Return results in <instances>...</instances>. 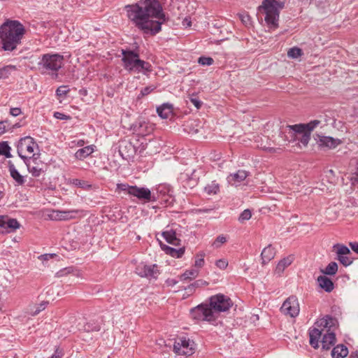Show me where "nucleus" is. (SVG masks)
Returning a JSON list of instances; mask_svg holds the SVG:
<instances>
[{
  "label": "nucleus",
  "instance_id": "29",
  "mask_svg": "<svg viewBox=\"0 0 358 358\" xmlns=\"http://www.w3.org/2000/svg\"><path fill=\"white\" fill-rule=\"evenodd\" d=\"M18 68L15 65H6L0 69V79H6L9 77L12 72L16 71Z\"/></svg>",
  "mask_w": 358,
  "mask_h": 358
},
{
  "label": "nucleus",
  "instance_id": "15",
  "mask_svg": "<svg viewBox=\"0 0 358 358\" xmlns=\"http://www.w3.org/2000/svg\"><path fill=\"white\" fill-rule=\"evenodd\" d=\"M36 155H33L31 157V159H27L24 161L25 164L27 165V169L29 172L34 177H38L43 173L42 165H39L36 163V160L38 157H35Z\"/></svg>",
  "mask_w": 358,
  "mask_h": 358
},
{
  "label": "nucleus",
  "instance_id": "39",
  "mask_svg": "<svg viewBox=\"0 0 358 358\" xmlns=\"http://www.w3.org/2000/svg\"><path fill=\"white\" fill-rule=\"evenodd\" d=\"M71 183L75 186L80 187L84 189H90L92 187V185L88 184L87 181L77 178L73 179Z\"/></svg>",
  "mask_w": 358,
  "mask_h": 358
},
{
  "label": "nucleus",
  "instance_id": "22",
  "mask_svg": "<svg viewBox=\"0 0 358 358\" xmlns=\"http://www.w3.org/2000/svg\"><path fill=\"white\" fill-rule=\"evenodd\" d=\"M248 176V173L243 170H239L236 173L230 174L227 177V180L229 183L235 185L236 182H241L244 180Z\"/></svg>",
  "mask_w": 358,
  "mask_h": 358
},
{
  "label": "nucleus",
  "instance_id": "19",
  "mask_svg": "<svg viewBox=\"0 0 358 358\" xmlns=\"http://www.w3.org/2000/svg\"><path fill=\"white\" fill-rule=\"evenodd\" d=\"M336 335L334 332H328L325 334L322 340V346L324 350H329L332 345L335 344Z\"/></svg>",
  "mask_w": 358,
  "mask_h": 358
},
{
  "label": "nucleus",
  "instance_id": "49",
  "mask_svg": "<svg viewBox=\"0 0 358 358\" xmlns=\"http://www.w3.org/2000/svg\"><path fill=\"white\" fill-rule=\"evenodd\" d=\"M73 271V269L72 267H66L57 271L55 274V276L57 278H61L67 275L69 273H71Z\"/></svg>",
  "mask_w": 358,
  "mask_h": 358
},
{
  "label": "nucleus",
  "instance_id": "59",
  "mask_svg": "<svg viewBox=\"0 0 358 358\" xmlns=\"http://www.w3.org/2000/svg\"><path fill=\"white\" fill-rule=\"evenodd\" d=\"M178 281L174 280V279H169L167 280L166 281V283L168 284V285L169 286H173L175 285L176 284H177Z\"/></svg>",
  "mask_w": 358,
  "mask_h": 358
},
{
  "label": "nucleus",
  "instance_id": "14",
  "mask_svg": "<svg viewBox=\"0 0 358 358\" xmlns=\"http://www.w3.org/2000/svg\"><path fill=\"white\" fill-rule=\"evenodd\" d=\"M288 127L293 132L291 136L294 138V141H298L305 147L308 145L310 139V134L308 131L303 129V131L299 132L294 125H289Z\"/></svg>",
  "mask_w": 358,
  "mask_h": 358
},
{
  "label": "nucleus",
  "instance_id": "47",
  "mask_svg": "<svg viewBox=\"0 0 358 358\" xmlns=\"http://www.w3.org/2000/svg\"><path fill=\"white\" fill-rule=\"evenodd\" d=\"M134 186L129 185L127 183H119L117 185V189L125 192L128 193L129 195H131V189H133Z\"/></svg>",
  "mask_w": 358,
  "mask_h": 358
},
{
  "label": "nucleus",
  "instance_id": "42",
  "mask_svg": "<svg viewBox=\"0 0 358 358\" xmlns=\"http://www.w3.org/2000/svg\"><path fill=\"white\" fill-rule=\"evenodd\" d=\"M187 101H189L190 103H192L196 107V109L201 108V107L203 104V102L199 100L197 95L195 94H189L188 96Z\"/></svg>",
  "mask_w": 358,
  "mask_h": 358
},
{
  "label": "nucleus",
  "instance_id": "21",
  "mask_svg": "<svg viewBox=\"0 0 358 358\" xmlns=\"http://www.w3.org/2000/svg\"><path fill=\"white\" fill-rule=\"evenodd\" d=\"M275 249L271 246V245H268L267 247L264 248L261 253L262 264H266L272 259H273L275 257Z\"/></svg>",
  "mask_w": 358,
  "mask_h": 358
},
{
  "label": "nucleus",
  "instance_id": "1",
  "mask_svg": "<svg viewBox=\"0 0 358 358\" xmlns=\"http://www.w3.org/2000/svg\"><path fill=\"white\" fill-rule=\"evenodd\" d=\"M124 10L129 21L144 34L155 36L162 30V24L168 21L159 0H140L126 5Z\"/></svg>",
  "mask_w": 358,
  "mask_h": 358
},
{
  "label": "nucleus",
  "instance_id": "13",
  "mask_svg": "<svg viewBox=\"0 0 358 358\" xmlns=\"http://www.w3.org/2000/svg\"><path fill=\"white\" fill-rule=\"evenodd\" d=\"M315 139L320 146L326 147L330 149L336 148L341 143V141L338 138H334L331 136H322L316 134Z\"/></svg>",
  "mask_w": 358,
  "mask_h": 358
},
{
  "label": "nucleus",
  "instance_id": "52",
  "mask_svg": "<svg viewBox=\"0 0 358 358\" xmlns=\"http://www.w3.org/2000/svg\"><path fill=\"white\" fill-rule=\"evenodd\" d=\"M320 325L321 326H323L324 327H327L329 326H331L332 322H333V319L329 317V316H327L326 318H324V319H322L320 321Z\"/></svg>",
  "mask_w": 358,
  "mask_h": 358
},
{
  "label": "nucleus",
  "instance_id": "12",
  "mask_svg": "<svg viewBox=\"0 0 358 358\" xmlns=\"http://www.w3.org/2000/svg\"><path fill=\"white\" fill-rule=\"evenodd\" d=\"M20 227V224L16 219L8 217H0V233L11 232Z\"/></svg>",
  "mask_w": 358,
  "mask_h": 358
},
{
  "label": "nucleus",
  "instance_id": "35",
  "mask_svg": "<svg viewBox=\"0 0 358 358\" xmlns=\"http://www.w3.org/2000/svg\"><path fill=\"white\" fill-rule=\"evenodd\" d=\"M321 271L324 274L334 275L338 271V264L335 262H331L327 266L324 270Z\"/></svg>",
  "mask_w": 358,
  "mask_h": 358
},
{
  "label": "nucleus",
  "instance_id": "31",
  "mask_svg": "<svg viewBox=\"0 0 358 358\" xmlns=\"http://www.w3.org/2000/svg\"><path fill=\"white\" fill-rule=\"evenodd\" d=\"M83 330L86 332L99 331L101 330V325L95 320H90L84 324Z\"/></svg>",
  "mask_w": 358,
  "mask_h": 358
},
{
  "label": "nucleus",
  "instance_id": "23",
  "mask_svg": "<svg viewBox=\"0 0 358 358\" xmlns=\"http://www.w3.org/2000/svg\"><path fill=\"white\" fill-rule=\"evenodd\" d=\"M317 282L321 288L327 292H330L334 289V283L332 280L324 275H320L317 278Z\"/></svg>",
  "mask_w": 358,
  "mask_h": 358
},
{
  "label": "nucleus",
  "instance_id": "60",
  "mask_svg": "<svg viewBox=\"0 0 358 358\" xmlns=\"http://www.w3.org/2000/svg\"><path fill=\"white\" fill-rule=\"evenodd\" d=\"M84 144H85V142H84V141H83V140H79V141H78V143H77V145H78V146H83V145H84Z\"/></svg>",
  "mask_w": 358,
  "mask_h": 358
},
{
  "label": "nucleus",
  "instance_id": "48",
  "mask_svg": "<svg viewBox=\"0 0 358 358\" xmlns=\"http://www.w3.org/2000/svg\"><path fill=\"white\" fill-rule=\"evenodd\" d=\"M252 217V213L249 209L244 210L240 215L238 220L243 222L245 220H248Z\"/></svg>",
  "mask_w": 358,
  "mask_h": 358
},
{
  "label": "nucleus",
  "instance_id": "9",
  "mask_svg": "<svg viewBox=\"0 0 358 358\" xmlns=\"http://www.w3.org/2000/svg\"><path fill=\"white\" fill-rule=\"evenodd\" d=\"M195 350V343L186 336L178 337L173 345V351L178 355L190 356Z\"/></svg>",
  "mask_w": 358,
  "mask_h": 358
},
{
  "label": "nucleus",
  "instance_id": "27",
  "mask_svg": "<svg viewBox=\"0 0 358 358\" xmlns=\"http://www.w3.org/2000/svg\"><path fill=\"white\" fill-rule=\"evenodd\" d=\"M294 257L290 255L281 259L276 266L275 273L280 274L293 262Z\"/></svg>",
  "mask_w": 358,
  "mask_h": 358
},
{
  "label": "nucleus",
  "instance_id": "4",
  "mask_svg": "<svg viewBox=\"0 0 358 358\" xmlns=\"http://www.w3.org/2000/svg\"><path fill=\"white\" fill-rule=\"evenodd\" d=\"M64 56L59 53H46L41 55L37 64V69L42 75L57 78L58 71L64 65Z\"/></svg>",
  "mask_w": 358,
  "mask_h": 358
},
{
  "label": "nucleus",
  "instance_id": "57",
  "mask_svg": "<svg viewBox=\"0 0 358 358\" xmlns=\"http://www.w3.org/2000/svg\"><path fill=\"white\" fill-rule=\"evenodd\" d=\"M240 18L241 20V21L247 24L250 22V16L248 15H240Z\"/></svg>",
  "mask_w": 358,
  "mask_h": 358
},
{
  "label": "nucleus",
  "instance_id": "43",
  "mask_svg": "<svg viewBox=\"0 0 358 358\" xmlns=\"http://www.w3.org/2000/svg\"><path fill=\"white\" fill-rule=\"evenodd\" d=\"M227 237L224 235H219L215 241L212 243V246L214 248H220L222 244L227 242Z\"/></svg>",
  "mask_w": 358,
  "mask_h": 358
},
{
  "label": "nucleus",
  "instance_id": "3",
  "mask_svg": "<svg viewBox=\"0 0 358 358\" xmlns=\"http://www.w3.org/2000/svg\"><path fill=\"white\" fill-rule=\"evenodd\" d=\"M26 33L24 25L17 20H7L0 27L1 48L4 51L13 52L21 44Z\"/></svg>",
  "mask_w": 358,
  "mask_h": 358
},
{
  "label": "nucleus",
  "instance_id": "45",
  "mask_svg": "<svg viewBox=\"0 0 358 358\" xmlns=\"http://www.w3.org/2000/svg\"><path fill=\"white\" fill-rule=\"evenodd\" d=\"M155 89H156V87L155 85L147 86V87L141 89L140 94L137 96V99H140L143 98V96L148 95L152 91H154Z\"/></svg>",
  "mask_w": 358,
  "mask_h": 358
},
{
  "label": "nucleus",
  "instance_id": "10",
  "mask_svg": "<svg viewBox=\"0 0 358 358\" xmlns=\"http://www.w3.org/2000/svg\"><path fill=\"white\" fill-rule=\"evenodd\" d=\"M281 312L291 317H296L299 315L300 308L298 299L296 296H289L282 303L280 308Z\"/></svg>",
  "mask_w": 358,
  "mask_h": 358
},
{
  "label": "nucleus",
  "instance_id": "25",
  "mask_svg": "<svg viewBox=\"0 0 358 358\" xmlns=\"http://www.w3.org/2000/svg\"><path fill=\"white\" fill-rule=\"evenodd\" d=\"M348 355V349L343 344L336 345L331 351V356L333 358H344L347 357Z\"/></svg>",
  "mask_w": 358,
  "mask_h": 358
},
{
  "label": "nucleus",
  "instance_id": "8",
  "mask_svg": "<svg viewBox=\"0 0 358 358\" xmlns=\"http://www.w3.org/2000/svg\"><path fill=\"white\" fill-rule=\"evenodd\" d=\"M38 146L35 142L34 139L31 136H25L22 138L17 144V151L19 157L25 161L27 159H31L34 149Z\"/></svg>",
  "mask_w": 358,
  "mask_h": 358
},
{
  "label": "nucleus",
  "instance_id": "61",
  "mask_svg": "<svg viewBox=\"0 0 358 358\" xmlns=\"http://www.w3.org/2000/svg\"><path fill=\"white\" fill-rule=\"evenodd\" d=\"M41 311V309L37 308V309L34 311V315H37V314H38Z\"/></svg>",
  "mask_w": 358,
  "mask_h": 358
},
{
  "label": "nucleus",
  "instance_id": "28",
  "mask_svg": "<svg viewBox=\"0 0 358 358\" xmlns=\"http://www.w3.org/2000/svg\"><path fill=\"white\" fill-rule=\"evenodd\" d=\"M162 236L167 243L174 245H179L180 240L176 237V234L173 230L164 231L162 233Z\"/></svg>",
  "mask_w": 358,
  "mask_h": 358
},
{
  "label": "nucleus",
  "instance_id": "37",
  "mask_svg": "<svg viewBox=\"0 0 358 358\" xmlns=\"http://www.w3.org/2000/svg\"><path fill=\"white\" fill-rule=\"evenodd\" d=\"M206 256L205 252H199L195 255L194 266L200 268H202L205 264L204 257Z\"/></svg>",
  "mask_w": 358,
  "mask_h": 358
},
{
  "label": "nucleus",
  "instance_id": "50",
  "mask_svg": "<svg viewBox=\"0 0 358 358\" xmlns=\"http://www.w3.org/2000/svg\"><path fill=\"white\" fill-rule=\"evenodd\" d=\"M69 90L67 88V86H60L56 90V95L57 96H63L68 94Z\"/></svg>",
  "mask_w": 358,
  "mask_h": 358
},
{
  "label": "nucleus",
  "instance_id": "36",
  "mask_svg": "<svg viewBox=\"0 0 358 358\" xmlns=\"http://www.w3.org/2000/svg\"><path fill=\"white\" fill-rule=\"evenodd\" d=\"M10 147L8 145V142L3 141L0 143V155H4L7 158L12 157L10 154Z\"/></svg>",
  "mask_w": 358,
  "mask_h": 358
},
{
  "label": "nucleus",
  "instance_id": "6",
  "mask_svg": "<svg viewBox=\"0 0 358 358\" xmlns=\"http://www.w3.org/2000/svg\"><path fill=\"white\" fill-rule=\"evenodd\" d=\"M122 55L123 66L128 71L147 74L152 71V65L140 59L138 52L131 50H122Z\"/></svg>",
  "mask_w": 358,
  "mask_h": 358
},
{
  "label": "nucleus",
  "instance_id": "11",
  "mask_svg": "<svg viewBox=\"0 0 358 358\" xmlns=\"http://www.w3.org/2000/svg\"><path fill=\"white\" fill-rule=\"evenodd\" d=\"M136 273L141 277L147 278L148 279H155L159 274V271L155 264L148 265L141 263L136 266Z\"/></svg>",
  "mask_w": 358,
  "mask_h": 358
},
{
  "label": "nucleus",
  "instance_id": "32",
  "mask_svg": "<svg viewBox=\"0 0 358 358\" xmlns=\"http://www.w3.org/2000/svg\"><path fill=\"white\" fill-rule=\"evenodd\" d=\"M334 249L336 250L337 257L341 256V255H351V252H350V249L347 246H345L343 244H339V243L335 244L334 245Z\"/></svg>",
  "mask_w": 358,
  "mask_h": 358
},
{
  "label": "nucleus",
  "instance_id": "41",
  "mask_svg": "<svg viewBox=\"0 0 358 358\" xmlns=\"http://www.w3.org/2000/svg\"><path fill=\"white\" fill-rule=\"evenodd\" d=\"M79 210H69V211H60L59 213L61 214L60 217L62 220H69L73 219L76 217V215L78 214Z\"/></svg>",
  "mask_w": 358,
  "mask_h": 358
},
{
  "label": "nucleus",
  "instance_id": "38",
  "mask_svg": "<svg viewBox=\"0 0 358 358\" xmlns=\"http://www.w3.org/2000/svg\"><path fill=\"white\" fill-rule=\"evenodd\" d=\"M20 125L19 123L15 124L12 126L10 125L8 120L1 121L0 122V135L4 134L6 130L20 127Z\"/></svg>",
  "mask_w": 358,
  "mask_h": 358
},
{
  "label": "nucleus",
  "instance_id": "62",
  "mask_svg": "<svg viewBox=\"0 0 358 358\" xmlns=\"http://www.w3.org/2000/svg\"><path fill=\"white\" fill-rule=\"evenodd\" d=\"M4 194H5L4 192L0 190V199L3 197Z\"/></svg>",
  "mask_w": 358,
  "mask_h": 358
},
{
  "label": "nucleus",
  "instance_id": "2",
  "mask_svg": "<svg viewBox=\"0 0 358 358\" xmlns=\"http://www.w3.org/2000/svg\"><path fill=\"white\" fill-rule=\"evenodd\" d=\"M233 305L229 296L217 294L209 298V303H201L192 308L190 315L197 321L212 322L217 320L218 313L228 311Z\"/></svg>",
  "mask_w": 358,
  "mask_h": 358
},
{
  "label": "nucleus",
  "instance_id": "7",
  "mask_svg": "<svg viewBox=\"0 0 358 358\" xmlns=\"http://www.w3.org/2000/svg\"><path fill=\"white\" fill-rule=\"evenodd\" d=\"M160 188H164V187H159L157 189V194H155V193H152L147 187H140L136 185H134L131 192V196L136 197L143 203L155 202L160 199L161 195L166 196L165 192Z\"/></svg>",
  "mask_w": 358,
  "mask_h": 358
},
{
  "label": "nucleus",
  "instance_id": "16",
  "mask_svg": "<svg viewBox=\"0 0 358 358\" xmlns=\"http://www.w3.org/2000/svg\"><path fill=\"white\" fill-rule=\"evenodd\" d=\"M8 167L10 176L15 180L17 185H23L26 180L16 169L15 165L11 161L8 162Z\"/></svg>",
  "mask_w": 358,
  "mask_h": 358
},
{
  "label": "nucleus",
  "instance_id": "30",
  "mask_svg": "<svg viewBox=\"0 0 358 358\" xmlns=\"http://www.w3.org/2000/svg\"><path fill=\"white\" fill-rule=\"evenodd\" d=\"M208 285V282H206V280H203L202 279H199V280L194 281L193 283L189 285L186 287H185V290L187 291L188 294H191L195 291L196 288L201 287L203 286H206Z\"/></svg>",
  "mask_w": 358,
  "mask_h": 358
},
{
  "label": "nucleus",
  "instance_id": "34",
  "mask_svg": "<svg viewBox=\"0 0 358 358\" xmlns=\"http://www.w3.org/2000/svg\"><path fill=\"white\" fill-rule=\"evenodd\" d=\"M199 271L197 269L187 270L180 277L181 280H192L199 275Z\"/></svg>",
  "mask_w": 358,
  "mask_h": 358
},
{
  "label": "nucleus",
  "instance_id": "55",
  "mask_svg": "<svg viewBox=\"0 0 358 358\" xmlns=\"http://www.w3.org/2000/svg\"><path fill=\"white\" fill-rule=\"evenodd\" d=\"M63 356L62 350L57 348L55 353L49 358H62Z\"/></svg>",
  "mask_w": 358,
  "mask_h": 358
},
{
  "label": "nucleus",
  "instance_id": "18",
  "mask_svg": "<svg viewBox=\"0 0 358 358\" xmlns=\"http://www.w3.org/2000/svg\"><path fill=\"white\" fill-rule=\"evenodd\" d=\"M160 245L166 254L169 255L174 258H180L185 253V248L175 249L162 243H160Z\"/></svg>",
  "mask_w": 358,
  "mask_h": 358
},
{
  "label": "nucleus",
  "instance_id": "17",
  "mask_svg": "<svg viewBox=\"0 0 358 358\" xmlns=\"http://www.w3.org/2000/svg\"><path fill=\"white\" fill-rule=\"evenodd\" d=\"M320 123H321V122L320 120H314L307 124H294V127L296 129V131L299 132L303 131V129H305L306 131H308L310 134L311 131L315 128H316Z\"/></svg>",
  "mask_w": 358,
  "mask_h": 358
},
{
  "label": "nucleus",
  "instance_id": "63",
  "mask_svg": "<svg viewBox=\"0 0 358 358\" xmlns=\"http://www.w3.org/2000/svg\"><path fill=\"white\" fill-rule=\"evenodd\" d=\"M44 308H45V304H44V303H41V304H40V308H39V309L43 310Z\"/></svg>",
  "mask_w": 358,
  "mask_h": 358
},
{
  "label": "nucleus",
  "instance_id": "40",
  "mask_svg": "<svg viewBox=\"0 0 358 358\" xmlns=\"http://www.w3.org/2000/svg\"><path fill=\"white\" fill-rule=\"evenodd\" d=\"M303 54L302 50L297 47H294L290 48L287 52V55L289 57L296 59L301 57Z\"/></svg>",
  "mask_w": 358,
  "mask_h": 358
},
{
  "label": "nucleus",
  "instance_id": "64",
  "mask_svg": "<svg viewBox=\"0 0 358 358\" xmlns=\"http://www.w3.org/2000/svg\"><path fill=\"white\" fill-rule=\"evenodd\" d=\"M357 358H358V357H357Z\"/></svg>",
  "mask_w": 358,
  "mask_h": 358
},
{
  "label": "nucleus",
  "instance_id": "46",
  "mask_svg": "<svg viewBox=\"0 0 358 358\" xmlns=\"http://www.w3.org/2000/svg\"><path fill=\"white\" fill-rule=\"evenodd\" d=\"M214 60L210 57H200L198 59V63L202 66H210L213 64Z\"/></svg>",
  "mask_w": 358,
  "mask_h": 358
},
{
  "label": "nucleus",
  "instance_id": "33",
  "mask_svg": "<svg viewBox=\"0 0 358 358\" xmlns=\"http://www.w3.org/2000/svg\"><path fill=\"white\" fill-rule=\"evenodd\" d=\"M220 190V186L215 181H212L204 187V191L208 195L216 194Z\"/></svg>",
  "mask_w": 358,
  "mask_h": 358
},
{
  "label": "nucleus",
  "instance_id": "54",
  "mask_svg": "<svg viewBox=\"0 0 358 358\" xmlns=\"http://www.w3.org/2000/svg\"><path fill=\"white\" fill-rule=\"evenodd\" d=\"M21 113L22 110L20 108H12L10 110V114L14 117H17Z\"/></svg>",
  "mask_w": 358,
  "mask_h": 358
},
{
  "label": "nucleus",
  "instance_id": "44",
  "mask_svg": "<svg viewBox=\"0 0 358 358\" xmlns=\"http://www.w3.org/2000/svg\"><path fill=\"white\" fill-rule=\"evenodd\" d=\"M337 259L344 266H350L352 263V262H353V258L350 257V255L338 256V257H337Z\"/></svg>",
  "mask_w": 358,
  "mask_h": 358
},
{
  "label": "nucleus",
  "instance_id": "51",
  "mask_svg": "<svg viewBox=\"0 0 358 358\" xmlns=\"http://www.w3.org/2000/svg\"><path fill=\"white\" fill-rule=\"evenodd\" d=\"M215 265L220 269H225L228 266V261L225 259H220L215 262Z\"/></svg>",
  "mask_w": 358,
  "mask_h": 358
},
{
  "label": "nucleus",
  "instance_id": "58",
  "mask_svg": "<svg viewBox=\"0 0 358 358\" xmlns=\"http://www.w3.org/2000/svg\"><path fill=\"white\" fill-rule=\"evenodd\" d=\"M350 246L351 249L356 253L358 254V243L357 242H351L350 243Z\"/></svg>",
  "mask_w": 358,
  "mask_h": 358
},
{
  "label": "nucleus",
  "instance_id": "24",
  "mask_svg": "<svg viewBox=\"0 0 358 358\" xmlns=\"http://www.w3.org/2000/svg\"><path fill=\"white\" fill-rule=\"evenodd\" d=\"M157 112L159 117L167 119L173 113V106L170 103H164L157 108Z\"/></svg>",
  "mask_w": 358,
  "mask_h": 358
},
{
  "label": "nucleus",
  "instance_id": "56",
  "mask_svg": "<svg viewBox=\"0 0 358 358\" xmlns=\"http://www.w3.org/2000/svg\"><path fill=\"white\" fill-rule=\"evenodd\" d=\"M182 24L185 27H189L192 25V22L189 17H186L182 20Z\"/></svg>",
  "mask_w": 358,
  "mask_h": 358
},
{
  "label": "nucleus",
  "instance_id": "20",
  "mask_svg": "<svg viewBox=\"0 0 358 358\" xmlns=\"http://www.w3.org/2000/svg\"><path fill=\"white\" fill-rule=\"evenodd\" d=\"M95 146L93 145L85 146L83 148L78 149L75 153L76 159L78 160H83L87 157L90 156L94 151Z\"/></svg>",
  "mask_w": 358,
  "mask_h": 358
},
{
  "label": "nucleus",
  "instance_id": "53",
  "mask_svg": "<svg viewBox=\"0 0 358 358\" xmlns=\"http://www.w3.org/2000/svg\"><path fill=\"white\" fill-rule=\"evenodd\" d=\"M54 117L58 120H70L71 117L69 115H65L62 113L55 112L54 113Z\"/></svg>",
  "mask_w": 358,
  "mask_h": 358
},
{
  "label": "nucleus",
  "instance_id": "26",
  "mask_svg": "<svg viewBox=\"0 0 358 358\" xmlns=\"http://www.w3.org/2000/svg\"><path fill=\"white\" fill-rule=\"evenodd\" d=\"M322 331L317 328H313L309 331L310 344L314 348H318L319 339L321 337Z\"/></svg>",
  "mask_w": 358,
  "mask_h": 358
},
{
  "label": "nucleus",
  "instance_id": "5",
  "mask_svg": "<svg viewBox=\"0 0 358 358\" xmlns=\"http://www.w3.org/2000/svg\"><path fill=\"white\" fill-rule=\"evenodd\" d=\"M285 0H264L257 10L258 13L264 15V20L270 28L278 27L280 10L283 8Z\"/></svg>",
  "mask_w": 358,
  "mask_h": 358
}]
</instances>
